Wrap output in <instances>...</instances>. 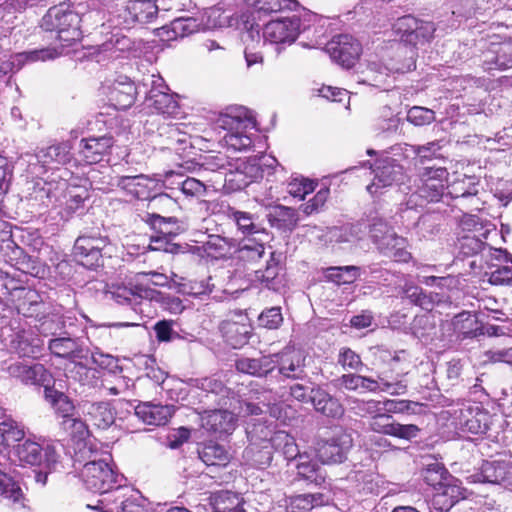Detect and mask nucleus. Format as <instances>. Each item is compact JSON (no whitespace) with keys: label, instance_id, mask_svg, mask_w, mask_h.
Returning <instances> with one entry per match:
<instances>
[{"label":"nucleus","instance_id":"nucleus-1","mask_svg":"<svg viewBox=\"0 0 512 512\" xmlns=\"http://www.w3.org/2000/svg\"><path fill=\"white\" fill-rule=\"evenodd\" d=\"M85 487L94 492L99 493L102 498L97 501V505H87L88 508L99 510L101 512H114L111 504H116L110 498V493L118 492L121 487L122 475H119L109 464L106 459L87 462L81 472Z\"/></svg>","mask_w":512,"mask_h":512},{"label":"nucleus","instance_id":"nucleus-2","mask_svg":"<svg viewBox=\"0 0 512 512\" xmlns=\"http://www.w3.org/2000/svg\"><path fill=\"white\" fill-rule=\"evenodd\" d=\"M81 6L73 2H60L50 7L42 16L40 27L44 31L55 32L56 38L63 42V46H70L80 41L82 38Z\"/></svg>","mask_w":512,"mask_h":512},{"label":"nucleus","instance_id":"nucleus-3","mask_svg":"<svg viewBox=\"0 0 512 512\" xmlns=\"http://www.w3.org/2000/svg\"><path fill=\"white\" fill-rule=\"evenodd\" d=\"M215 124L227 131L223 141L228 149L246 151L252 146V139L247 132L255 128L256 122L244 107L227 108L218 115Z\"/></svg>","mask_w":512,"mask_h":512},{"label":"nucleus","instance_id":"nucleus-4","mask_svg":"<svg viewBox=\"0 0 512 512\" xmlns=\"http://www.w3.org/2000/svg\"><path fill=\"white\" fill-rule=\"evenodd\" d=\"M114 184L139 200L149 201L151 207L172 203V198L162 192L164 184H161V180L156 177L144 174L117 176L114 178Z\"/></svg>","mask_w":512,"mask_h":512},{"label":"nucleus","instance_id":"nucleus-5","mask_svg":"<svg viewBox=\"0 0 512 512\" xmlns=\"http://www.w3.org/2000/svg\"><path fill=\"white\" fill-rule=\"evenodd\" d=\"M451 410L455 427L464 433L485 434L491 425V415L481 406L470 401L457 403Z\"/></svg>","mask_w":512,"mask_h":512},{"label":"nucleus","instance_id":"nucleus-6","mask_svg":"<svg viewBox=\"0 0 512 512\" xmlns=\"http://www.w3.org/2000/svg\"><path fill=\"white\" fill-rule=\"evenodd\" d=\"M48 348L53 355L71 360L72 367L68 368V373L72 378L79 382L87 379L90 370L83 363L76 361L83 358L84 352L77 338L70 336L53 338L49 341Z\"/></svg>","mask_w":512,"mask_h":512},{"label":"nucleus","instance_id":"nucleus-7","mask_svg":"<svg viewBox=\"0 0 512 512\" xmlns=\"http://www.w3.org/2000/svg\"><path fill=\"white\" fill-rule=\"evenodd\" d=\"M393 27L403 45L413 49L429 42L436 30L432 22L419 20L411 15L398 18Z\"/></svg>","mask_w":512,"mask_h":512},{"label":"nucleus","instance_id":"nucleus-8","mask_svg":"<svg viewBox=\"0 0 512 512\" xmlns=\"http://www.w3.org/2000/svg\"><path fill=\"white\" fill-rule=\"evenodd\" d=\"M410 53L409 57H406L402 64H381L374 60L367 62L365 70L360 72L357 76V82L361 84H368L374 87H380L388 75L392 73H406L411 71L414 67V53L412 50H408L405 47H399L398 54Z\"/></svg>","mask_w":512,"mask_h":512},{"label":"nucleus","instance_id":"nucleus-9","mask_svg":"<svg viewBox=\"0 0 512 512\" xmlns=\"http://www.w3.org/2000/svg\"><path fill=\"white\" fill-rule=\"evenodd\" d=\"M220 331L225 341L234 349L243 347L248 343L252 326L246 313L235 310L228 314L220 324Z\"/></svg>","mask_w":512,"mask_h":512},{"label":"nucleus","instance_id":"nucleus-10","mask_svg":"<svg viewBox=\"0 0 512 512\" xmlns=\"http://www.w3.org/2000/svg\"><path fill=\"white\" fill-rule=\"evenodd\" d=\"M151 88L145 98V107L151 113H157L167 116H173L178 113L179 106L173 95L168 91L169 88L165 84L161 76H151Z\"/></svg>","mask_w":512,"mask_h":512},{"label":"nucleus","instance_id":"nucleus-11","mask_svg":"<svg viewBox=\"0 0 512 512\" xmlns=\"http://www.w3.org/2000/svg\"><path fill=\"white\" fill-rule=\"evenodd\" d=\"M129 0L119 14L123 19V24L130 27L135 23H151L158 14L159 9L162 7L165 10H170L172 6H166L164 0Z\"/></svg>","mask_w":512,"mask_h":512},{"label":"nucleus","instance_id":"nucleus-12","mask_svg":"<svg viewBox=\"0 0 512 512\" xmlns=\"http://www.w3.org/2000/svg\"><path fill=\"white\" fill-rule=\"evenodd\" d=\"M417 193L429 202H437L444 194L448 172L445 168L423 167L418 174Z\"/></svg>","mask_w":512,"mask_h":512},{"label":"nucleus","instance_id":"nucleus-13","mask_svg":"<svg viewBox=\"0 0 512 512\" xmlns=\"http://www.w3.org/2000/svg\"><path fill=\"white\" fill-rule=\"evenodd\" d=\"M6 330L11 333L5 336L6 331H2L3 343L11 352L27 358H37L41 355L44 344L37 335L25 330L16 332L10 328Z\"/></svg>","mask_w":512,"mask_h":512},{"label":"nucleus","instance_id":"nucleus-14","mask_svg":"<svg viewBox=\"0 0 512 512\" xmlns=\"http://www.w3.org/2000/svg\"><path fill=\"white\" fill-rule=\"evenodd\" d=\"M353 445L351 435L340 430L330 439L318 443L316 448L317 457L322 463H342L347 458V453Z\"/></svg>","mask_w":512,"mask_h":512},{"label":"nucleus","instance_id":"nucleus-15","mask_svg":"<svg viewBox=\"0 0 512 512\" xmlns=\"http://www.w3.org/2000/svg\"><path fill=\"white\" fill-rule=\"evenodd\" d=\"M361 50L359 41L349 34L334 36L326 44V51L331 59L345 68H350L354 65Z\"/></svg>","mask_w":512,"mask_h":512},{"label":"nucleus","instance_id":"nucleus-16","mask_svg":"<svg viewBox=\"0 0 512 512\" xmlns=\"http://www.w3.org/2000/svg\"><path fill=\"white\" fill-rule=\"evenodd\" d=\"M106 245V238L83 235L76 239L73 253L82 266L96 269L102 265V250Z\"/></svg>","mask_w":512,"mask_h":512},{"label":"nucleus","instance_id":"nucleus-17","mask_svg":"<svg viewBox=\"0 0 512 512\" xmlns=\"http://www.w3.org/2000/svg\"><path fill=\"white\" fill-rule=\"evenodd\" d=\"M359 389L369 392H386L390 395H403L407 392V383L403 375H393L389 370L379 371L377 378L360 375Z\"/></svg>","mask_w":512,"mask_h":512},{"label":"nucleus","instance_id":"nucleus-18","mask_svg":"<svg viewBox=\"0 0 512 512\" xmlns=\"http://www.w3.org/2000/svg\"><path fill=\"white\" fill-rule=\"evenodd\" d=\"M11 377L19 380L25 385H50L52 376L50 372L40 363H27L14 361L3 368Z\"/></svg>","mask_w":512,"mask_h":512},{"label":"nucleus","instance_id":"nucleus-19","mask_svg":"<svg viewBox=\"0 0 512 512\" xmlns=\"http://www.w3.org/2000/svg\"><path fill=\"white\" fill-rule=\"evenodd\" d=\"M248 434L259 435L262 440L267 442L271 447L281 451L284 458L288 461L294 460L299 456V460L306 459L299 455L298 446L295 439L284 431H277L271 435V430L268 427L254 424L253 428L248 431Z\"/></svg>","mask_w":512,"mask_h":512},{"label":"nucleus","instance_id":"nucleus-20","mask_svg":"<svg viewBox=\"0 0 512 512\" xmlns=\"http://www.w3.org/2000/svg\"><path fill=\"white\" fill-rule=\"evenodd\" d=\"M300 31V19L297 16L271 20L263 29L265 41L272 44L293 43Z\"/></svg>","mask_w":512,"mask_h":512},{"label":"nucleus","instance_id":"nucleus-21","mask_svg":"<svg viewBox=\"0 0 512 512\" xmlns=\"http://www.w3.org/2000/svg\"><path fill=\"white\" fill-rule=\"evenodd\" d=\"M373 172V182L367 186V191L370 194H376L380 188L401 183L404 177L403 166L392 158L379 160Z\"/></svg>","mask_w":512,"mask_h":512},{"label":"nucleus","instance_id":"nucleus-22","mask_svg":"<svg viewBox=\"0 0 512 512\" xmlns=\"http://www.w3.org/2000/svg\"><path fill=\"white\" fill-rule=\"evenodd\" d=\"M153 290L136 285L128 287L125 285L112 284L107 286L106 297L114 300L120 305H129L134 311L142 304L143 299L152 298Z\"/></svg>","mask_w":512,"mask_h":512},{"label":"nucleus","instance_id":"nucleus-23","mask_svg":"<svg viewBox=\"0 0 512 512\" xmlns=\"http://www.w3.org/2000/svg\"><path fill=\"white\" fill-rule=\"evenodd\" d=\"M275 367L286 378L298 379L304 374V356L300 350L285 347L281 352L273 354Z\"/></svg>","mask_w":512,"mask_h":512},{"label":"nucleus","instance_id":"nucleus-24","mask_svg":"<svg viewBox=\"0 0 512 512\" xmlns=\"http://www.w3.org/2000/svg\"><path fill=\"white\" fill-rule=\"evenodd\" d=\"M71 149L72 147L68 142H61L41 148L36 152L35 157L44 171L54 170L71 161Z\"/></svg>","mask_w":512,"mask_h":512},{"label":"nucleus","instance_id":"nucleus-25","mask_svg":"<svg viewBox=\"0 0 512 512\" xmlns=\"http://www.w3.org/2000/svg\"><path fill=\"white\" fill-rule=\"evenodd\" d=\"M479 479L482 482L509 486L512 484V460L484 461Z\"/></svg>","mask_w":512,"mask_h":512},{"label":"nucleus","instance_id":"nucleus-26","mask_svg":"<svg viewBox=\"0 0 512 512\" xmlns=\"http://www.w3.org/2000/svg\"><path fill=\"white\" fill-rule=\"evenodd\" d=\"M448 194L453 199L462 201L467 200V208L479 209L480 199L477 197L479 192V181L475 177L463 176L452 182L448 186Z\"/></svg>","mask_w":512,"mask_h":512},{"label":"nucleus","instance_id":"nucleus-27","mask_svg":"<svg viewBox=\"0 0 512 512\" xmlns=\"http://www.w3.org/2000/svg\"><path fill=\"white\" fill-rule=\"evenodd\" d=\"M202 427L218 436L230 434L235 429V415L227 410L205 411L201 416Z\"/></svg>","mask_w":512,"mask_h":512},{"label":"nucleus","instance_id":"nucleus-28","mask_svg":"<svg viewBox=\"0 0 512 512\" xmlns=\"http://www.w3.org/2000/svg\"><path fill=\"white\" fill-rule=\"evenodd\" d=\"M112 146L113 139L110 136L82 139L79 154L87 164H96L109 153Z\"/></svg>","mask_w":512,"mask_h":512},{"label":"nucleus","instance_id":"nucleus-29","mask_svg":"<svg viewBox=\"0 0 512 512\" xmlns=\"http://www.w3.org/2000/svg\"><path fill=\"white\" fill-rule=\"evenodd\" d=\"M174 406L151 402L140 403L134 408V415L148 425H165L174 414Z\"/></svg>","mask_w":512,"mask_h":512},{"label":"nucleus","instance_id":"nucleus-30","mask_svg":"<svg viewBox=\"0 0 512 512\" xmlns=\"http://www.w3.org/2000/svg\"><path fill=\"white\" fill-rule=\"evenodd\" d=\"M5 447L0 442V497L6 501L7 505L16 504L22 497L20 487L8 476V468L10 466L9 457L5 451Z\"/></svg>","mask_w":512,"mask_h":512},{"label":"nucleus","instance_id":"nucleus-31","mask_svg":"<svg viewBox=\"0 0 512 512\" xmlns=\"http://www.w3.org/2000/svg\"><path fill=\"white\" fill-rule=\"evenodd\" d=\"M136 87L127 77H120L109 88L108 99L117 110H126L135 101Z\"/></svg>","mask_w":512,"mask_h":512},{"label":"nucleus","instance_id":"nucleus-32","mask_svg":"<svg viewBox=\"0 0 512 512\" xmlns=\"http://www.w3.org/2000/svg\"><path fill=\"white\" fill-rule=\"evenodd\" d=\"M86 421L98 429L105 430L115 422V411L108 402H87L83 405Z\"/></svg>","mask_w":512,"mask_h":512},{"label":"nucleus","instance_id":"nucleus-33","mask_svg":"<svg viewBox=\"0 0 512 512\" xmlns=\"http://www.w3.org/2000/svg\"><path fill=\"white\" fill-rule=\"evenodd\" d=\"M315 410L324 416L340 418L344 408L340 401L321 387L311 388V401Z\"/></svg>","mask_w":512,"mask_h":512},{"label":"nucleus","instance_id":"nucleus-34","mask_svg":"<svg viewBox=\"0 0 512 512\" xmlns=\"http://www.w3.org/2000/svg\"><path fill=\"white\" fill-rule=\"evenodd\" d=\"M53 453V449L47 447L43 450L39 443L31 439H26L15 446V454L19 461L29 465H39L44 455L47 457V460L50 461V455Z\"/></svg>","mask_w":512,"mask_h":512},{"label":"nucleus","instance_id":"nucleus-35","mask_svg":"<svg viewBox=\"0 0 512 512\" xmlns=\"http://www.w3.org/2000/svg\"><path fill=\"white\" fill-rule=\"evenodd\" d=\"M21 292L23 295L19 297L16 304L18 313L27 318L41 320L46 304L42 301L40 295L34 290L22 289Z\"/></svg>","mask_w":512,"mask_h":512},{"label":"nucleus","instance_id":"nucleus-36","mask_svg":"<svg viewBox=\"0 0 512 512\" xmlns=\"http://www.w3.org/2000/svg\"><path fill=\"white\" fill-rule=\"evenodd\" d=\"M369 234L379 251L387 250L389 242L402 241V237L398 236L392 227H390L389 224L380 217L372 219L371 224L369 225Z\"/></svg>","mask_w":512,"mask_h":512},{"label":"nucleus","instance_id":"nucleus-37","mask_svg":"<svg viewBox=\"0 0 512 512\" xmlns=\"http://www.w3.org/2000/svg\"><path fill=\"white\" fill-rule=\"evenodd\" d=\"M228 217L233 220L238 228V231L246 236V238L256 236L270 238V235L266 229L255 223V217L253 214L232 208L228 212Z\"/></svg>","mask_w":512,"mask_h":512},{"label":"nucleus","instance_id":"nucleus-38","mask_svg":"<svg viewBox=\"0 0 512 512\" xmlns=\"http://www.w3.org/2000/svg\"><path fill=\"white\" fill-rule=\"evenodd\" d=\"M243 497L232 491L222 490L210 496L214 512H246Z\"/></svg>","mask_w":512,"mask_h":512},{"label":"nucleus","instance_id":"nucleus-39","mask_svg":"<svg viewBox=\"0 0 512 512\" xmlns=\"http://www.w3.org/2000/svg\"><path fill=\"white\" fill-rule=\"evenodd\" d=\"M235 366L241 373L263 377L275 369V361L271 355L258 359L240 358L236 361Z\"/></svg>","mask_w":512,"mask_h":512},{"label":"nucleus","instance_id":"nucleus-40","mask_svg":"<svg viewBox=\"0 0 512 512\" xmlns=\"http://www.w3.org/2000/svg\"><path fill=\"white\" fill-rule=\"evenodd\" d=\"M269 238L263 236L245 238L237 250L238 258L244 262L256 263L265 254V243Z\"/></svg>","mask_w":512,"mask_h":512},{"label":"nucleus","instance_id":"nucleus-41","mask_svg":"<svg viewBox=\"0 0 512 512\" xmlns=\"http://www.w3.org/2000/svg\"><path fill=\"white\" fill-rule=\"evenodd\" d=\"M298 214L295 209L278 205L268 214V221L274 228L283 231H292L298 223Z\"/></svg>","mask_w":512,"mask_h":512},{"label":"nucleus","instance_id":"nucleus-42","mask_svg":"<svg viewBox=\"0 0 512 512\" xmlns=\"http://www.w3.org/2000/svg\"><path fill=\"white\" fill-rule=\"evenodd\" d=\"M280 256L275 251H271L265 269L255 271L256 279L269 289L275 290L279 284Z\"/></svg>","mask_w":512,"mask_h":512},{"label":"nucleus","instance_id":"nucleus-43","mask_svg":"<svg viewBox=\"0 0 512 512\" xmlns=\"http://www.w3.org/2000/svg\"><path fill=\"white\" fill-rule=\"evenodd\" d=\"M25 436L23 427L10 416H7L2 409L0 415V440L4 447L21 441Z\"/></svg>","mask_w":512,"mask_h":512},{"label":"nucleus","instance_id":"nucleus-44","mask_svg":"<svg viewBox=\"0 0 512 512\" xmlns=\"http://www.w3.org/2000/svg\"><path fill=\"white\" fill-rule=\"evenodd\" d=\"M423 478L425 482L434 487L435 490L445 483V481H452V476L446 470L444 465L436 460L425 465Z\"/></svg>","mask_w":512,"mask_h":512},{"label":"nucleus","instance_id":"nucleus-45","mask_svg":"<svg viewBox=\"0 0 512 512\" xmlns=\"http://www.w3.org/2000/svg\"><path fill=\"white\" fill-rule=\"evenodd\" d=\"M201 460L208 466H225L229 462V454L226 449L217 444L210 443L199 452Z\"/></svg>","mask_w":512,"mask_h":512},{"label":"nucleus","instance_id":"nucleus-46","mask_svg":"<svg viewBox=\"0 0 512 512\" xmlns=\"http://www.w3.org/2000/svg\"><path fill=\"white\" fill-rule=\"evenodd\" d=\"M45 398L53 405L58 413L62 415L64 420L71 419L70 416L74 410L73 403L62 392L51 388L50 385L46 386Z\"/></svg>","mask_w":512,"mask_h":512},{"label":"nucleus","instance_id":"nucleus-47","mask_svg":"<svg viewBox=\"0 0 512 512\" xmlns=\"http://www.w3.org/2000/svg\"><path fill=\"white\" fill-rule=\"evenodd\" d=\"M42 319L40 321L39 331L43 334H51L55 335L57 333L61 334L64 329L67 327V322H69V326L72 325V319L70 317H65L60 313H51L49 315H42Z\"/></svg>","mask_w":512,"mask_h":512},{"label":"nucleus","instance_id":"nucleus-48","mask_svg":"<svg viewBox=\"0 0 512 512\" xmlns=\"http://www.w3.org/2000/svg\"><path fill=\"white\" fill-rule=\"evenodd\" d=\"M360 268L357 266H336L326 270V277L337 285L351 284L359 276Z\"/></svg>","mask_w":512,"mask_h":512},{"label":"nucleus","instance_id":"nucleus-49","mask_svg":"<svg viewBox=\"0 0 512 512\" xmlns=\"http://www.w3.org/2000/svg\"><path fill=\"white\" fill-rule=\"evenodd\" d=\"M494 56L489 61L494 62L499 69L512 67V41H506L495 45L491 51Z\"/></svg>","mask_w":512,"mask_h":512},{"label":"nucleus","instance_id":"nucleus-50","mask_svg":"<svg viewBox=\"0 0 512 512\" xmlns=\"http://www.w3.org/2000/svg\"><path fill=\"white\" fill-rule=\"evenodd\" d=\"M297 470L298 475L310 483L321 485L325 481V476L316 463L302 459L297 464Z\"/></svg>","mask_w":512,"mask_h":512},{"label":"nucleus","instance_id":"nucleus-51","mask_svg":"<svg viewBox=\"0 0 512 512\" xmlns=\"http://www.w3.org/2000/svg\"><path fill=\"white\" fill-rule=\"evenodd\" d=\"M317 183L306 178H294L288 183V193L298 200H303L307 194L314 191Z\"/></svg>","mask_w":512,"mask_h":512},{"label":"nucleus","instance_id":"nucleus-52","mask_svg":"<svg viewBox=\"0 0 512 512\" xmlns=\"http://www.w3.org/2000/svg\"><path fill=\"white\" fill-rule=\"evenodd\" d=\"M407 120L415 126H424L435 121V112L422 106H414L407 113Z\"/></svg>","mask_w":512,"mask_h":512},{"label":"nucleus","instance_id":"nucleus-53","mask_svg":"<svg viewBox=\"0 0 512 512\" xmlns=\"http://www.w3.org/2000/svg\"><path fill=\"white\" fill-rule=\"evenodd\" d=\"M419 406V403L410 400L387 399L383 401L382 409H384V412L388 415L398 413H415V409Z\"/></svg>","mask_w":512,"mask_h":512},{"label":"nucleus","instance_id":"nucleus-54","mask_svg":"<svg viewBox=\"0 0 512 512\" xmlns=\"http://www.w3.org/2000/svg\"><path fill=\"white\" fill-rule=\"evenodd\" d=\"M177 188H179L183 194L191 197H202L206 192V186L200 180L191 177L178 181Z\"/></svg>","mask_w":512,"mask_h":512},{"label":"nucleus","instance_id":"nucleus-55","mask_svg":"<svg viewBox=\"0 0 512 512\" xmlns=\"http://www.w3.org/2000/svg\"><path fill=\"white\" fill-rule=\"evenodd\" d=\"M323 496L321 494H301L292 498L291 506L303 511H310L316 506L321 505Z\"/></svg>","mask_w":512,"mask_h":512},{"label":"nucleus","instance_id":"nucleus-56","mask_svg":"<svg viewBox=\"0 0 512 512\" xmlns=\"http://www.w3.org/2000/svg\"><path fill=\"white\" fill-rule=\"evenodd\" d=\"M60 53L55 48H42L21 53L17 56L18 61L36 62L54 59Z\"/></svg>","mask_w":512,"mask_h":512},{"label":"nucleus","instance_id":"nucleus-57","mask_svg":"<svg viewBox=\"0 0 512 512\" xmlns=\"http://www.w3.org/2000/svg\"><path fill=\"white\" fill-rule=\"evenodd\" d=\"M258 320L259 324L267 329H277L283 321L281 308L271 307L264 310Z\"/></svg>","mask_w":512,"mask_h":512},{"label":"nucleus","instance_id":"nucleus-58","mask_svg":"<svg viewBox=\"0 0 512 512\" xmlns=\"http://www.w3.org/2000/svg\"><path fill=\"white\" fill-rule=\"evenodd\" d=\"M132 41L130 38L118 33L112 34L110 39L102 44V50L105 52H124L130 50Z\"/></svg>","mask_w":512,"mask_h":512},{"label":"nucleus","instance_id":"nucleus-59","mask_svg":"<svg viewBox=\"0 0 512 512\" xmlns=\"http://www.w3.org/2000/svg\"><path fill=\"white\" fill-rule=\"evenodd\" d=\"M394 425V421L391 415H388L386 412H382L379 415H374L371 417L369 422V427L371 430L389 435Z\"/></svg>","mask_w":512,"mask_h":512},{"label":"nucleus","instance_id":"nucleus-60","mask_svg":"<svg viewBox=\"0 0 512 512\" xmlns=\"http://www.w3.org/2000/svg\"><path fill=\"white\" fill-rule=\"evenodd\" d=\"M338 363L345 370H358L362 366L360 356L350 348L344 347L340 350Z\"/></svg>","mask_w":512,"mask_h":512},{"label":"nucleus","instance_id":"nucleus-61","mask_svg":"<svg viewBox=\"0 0 512 512\" xmlns=\"http://www.w3.org/2000/svg\"><path fill=\"white\" fill-rule=\"evenodd\" d=\"M406 240L402 237V241L389 242L387 250L380 251L386 256L392 257L397 262H408L411 254L405 250Z\"/></svg>","mask_w":512,"mask_h":512},{"label":"nucleus","instance_id":"nucleus-62","mask_svg":"<svg viewBox=\"0 0 512 512\" xmlns=\"http://www.w3.org/2000/svg\"><path fill=\"white\" fill-rule=\"evenodd\" d=\"M458 480L455 479L452 476V481H445L437 490L443 494V496H446L451 503L454 505L462 498L463 496V490L458 484Z\"/></svg>","mask_w":512,"mask_h":512},{"label":"nucleus","instance_id":"nucleus-63","mask_svg":"<svg viewBox=\"0 0 512 512\" xmlns=\"http://www.w3.org/2000/svg\"><path fill=\"white\" fill-rule=\"evenodd\" d=\"M205 250L209 253L215 252L219 255L225 254L230 248V241L219 235H210L204 244Z\"/></svg>","mask_w":512,"mask_h":512},{"label":"nucleus","instance_id":"nucleus-64","mask_svg":"<svg viewBox=\"0 0 512 512\" xmlns=\"http://www.w3.org/2000/svg\"><path fill=\"white\" fill-rule=\"evenodd\" d=\"M420 429L414 424H400L394 422L393 428L390 432V436L397 437L404 440H411L417 437Z\"/></svg>","mask_w":512,"mask_h":512}]
</instances>
